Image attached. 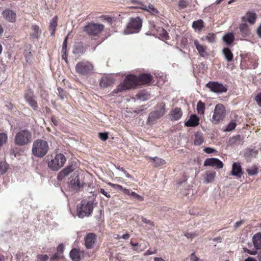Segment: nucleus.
<instances>
[{"mask_svg":"<svg viewBox=\"0 0 261 261\" xmlns=\"http://www.w3.org/2000/svg\"><path fill=\"white\" fill-rule=\"evenodd\" d=\"M139 84L138 77L133 74L128 75L123 83L119 85L117 88L114 90L113 93H119L120 92L135 88Z\"/></svg>","mask_w":261,"mask_h":261,"instance_id":"1","label":"nucleus"},{"mask_svg":"<svg viewBox=\"0 0 261 261\" xmlns=\"http://www.w3.org/2000/svg\"><path fill=\"white\" fill-rule=\"evenodd\" d=\"M49 149L48 144L47 141L38 139L35 140L32 146V153L37 157L42 158L48 152Z\"/></svg>","mask_w":261,"mask_h":261,"instance_id":"2","label":"nucleus"},{"mask_svg":"<svg viewBox=\"0 0 261 261\" xmlns=\"http://www.w3.org/2000/svg\"><path fill=\"white\" fill-rule=\"evenodd\" d=\"M93 202L82 200L76 206V215L80 218L89 216L93 210Z\"/></svg>","mask_w":261,"mask_h":261,"instance_id":"3","label":"nucleus"},{"mask_svg":"<svg viewBox=\"0 0 261 261\" xmlns=\"http://www.w3.org/2000/svg\"><path fill=\"white\" fill-rule=\"evenodd\" d=\"M32 140V134L28 129H22L16 133L14 138L15 144L22 146L29 144Z\"/></svg>","mask_w":261,"mask_h":261,"instance_id":"4","label":"nucleus"},{"mask_svg":"<svg viewBox=\"0 0 261 261\" xmlns=\"http://www.w3.org/2000/svg\"><path fill=\"white\" fill-rule=\"evenodd\" d=\"M66 161V159L63 154L58 153L54 158L48 160V166L52 170L57 171L64 166Z\"/></svg>","mask_w":261,"mask_h":261,"instance_id":"5","label":"nucleus"},{"mask_svg":"<svg viewBox=\"0 0 261 261\" xmlns=\"http://www.w3.org/2000/svg\"><path fill=\"white\" fill-rule=\"evenodd\" d=\"M142 24V19L137 17L131 18L127 25L126 29L124 31L125 35L138 33L141 29Z\"/></svg>","mask_w":261,"mask_h":261,"instance_id":"6","label":"nucleus"},{"mask_svg":"<svg viewBox=\"0 0 261 261\" xmlns=\"http://www.w3.org/2000/svg\"><path fill=\"white\" fill-rule=\"evenodd\" d=\"M226 115L225 108L222 104L218 103L215 106L213 115L211 119L213 123L217 124L223 121Z\"/></svg>","mask_w":261,"mask_h":261,"instance_id":"7","label":"nucleus"},{"mask_svg":"<svg viewBox=\"0 0 261 261\" xmlns=\"http://www.w3.org/2000/svg\"><path fill=\"white\" fill-rule=\"evenodd\" d=\"M104 29V25L100 23H89L85 26L84 31L89 36H96Z\"/></svg>","mask_w":261,"mask_h":261,"instance_id":"8","label":"nucleus"},{"mask_svg":"<svg viewBox=\"0 0 261 261\" xmlns=\"http://www.w3.org/2000/svg\"><path fill=\"white\" fill-rule=\"evenodd\" d=\"M93 69V66L88 61H82L77 63L75 66V70L79 73L87 75L92 72Z\"/></svg>","mask_w":261,"mask_h":261,"instance_id":"9","label":"nucleus"},{"mask_svg":"<svg viewBox=\"0 0 261 261\" xmlns=\"http://www.w3.org/2000/svg\"><path fill=\"white\" fill-rule=\"evenodd\" d=\"M206 86L212 92L217 93L226 92L227 90L225 86L217 82H209Z\"/></svg>","mask_w":261,"mask_h":261,"instance_id":"10","label":"nucleus"},{"mask_svg":"<svg viewBox=\"0 0 261 261\" xmlns=\"http://www.w3.org/2000/svg\"><path fill=\"white\" fill-rule=\"evenodd\" d=\"M70 184L75 190H80L84 185V177L82 175L75 174L72 177Z\"/></svg>","mask_w":261,"mask_h":261,"instance_id":"11","label":"nucleus"},{"mask_svg":"<svg viewBox=\"0 0 261 261\" xmlns=\"http://www.w3.org/2000/svg\"><path fill=\"white\" fill-rule=\"evenodd\" d=\"M204 166L215 167L217 169H222L224 164L222 161L217 158H207L203 164Z\"/></svg>","mask_w":261,"mask_h":261,"instance_id":"12","label":"nucleus"},{"mask_svg":"<svg viewBox=\"0 0 261 261\" xmlns=\"http://www.w3.org/2000/svg\"><path fill=\"white\" fill-rule=\"evenodd\" d=\"M3 17L5 20L9 22L14 23L16 20V13L12 10L7 8L2 12Z\"/></svg>","mask_w":261,"mask_h":261,"instance_id":"13","label":"nucleus"},{"mask_svg":"<svg viewBox=\"0 0 261 261\" xmlns=\"http://www.w3.org/2000/svg\"><path fill=\"white\" fill-rule=\"evenodd\" d=\"M257 19V14L251 11L247 12L246 14L242 17V21L244 22H248L250 24H254Z\"/></svg>","mask_w":261,"mask_h":261,"instance_id":"14","label":"nucleus"},{"mask_svg":"<svg viewBox=\"0 0 261 261\" xmlns=\"http://www.w3.org/2000/svg\"><path fill=\"white\" fill-rule=\"evenodd\" d=\"M243 172L241 165L239 162H234L232 166V169L230 175L240 178L243 175Z\"/></svg>","mask_w":261,"mask_h":261,"instance_id":"15","label":"nucleus"},{"mask_svg":"<svg viewBox=\"0 0 261 261\" xmlns=\"http://www.w3.org/2000/svg\"><path fill=\"white\" fill-rule=\"evenodd\" d=\"M96 235L93 233H89L85 238V245L87 248L90 249L93 247L96 241Z\"/></svg>","mask_w":261,"mask_h":261,"instance_id":"16","label":"nucleus"},{"mask_svg":"<svg viewBox=\"0 0 261 261\" xmlns=\"http://www.w3.org/2000/svg\"><path fill=\"white\" fill-rule=\"evenodd\" d=\"M216 173L214 171H207L203 175V182L208 184L212 182L216 177Z\"/></svg>","mask_w":261,"mask_h":261,"instance_id":"17","label":"nucleus"},{"mask_svg":"<svg viewBox=\"0 0 261 261\" xmlns=\"http://www.w3.org/2000/svg\"><path fill=\"white\" fill-rule=\"evenodd\" d=\"M199 123V118L195 115L190 116L189 120L185 123V125L188 127H195Z\"/></svg>","mask_w":261,"mask_h":261,"instance_id":"18","label":"nucleus"},{"mask_svg":"<svg viewBox=\"0 0 261 261\" xmlns=\"http://www.w3.org/2000/svg\"><path fill=\"white\" fill-rule=\"evenodd\" d=\"M194 44L201 57H204L207 55L206 46L200 44L197 40H194Z\"/></svg>","mask_w":261,"mask_h":261,"instance_id":"19","label":"nucleus"},{"mask_svg":"<svg viewBox=\"0 0 261 261\" xmlns=\"http://www.w3.org/2000/svg\"><path fill=\"white\" fill-rule=\"evenodd\" d=\"M138 79L139 85L145 84L149 83L152 79V76L150 74L144 73L140 75Z\"/></svg>","mask_w":261,"mask_h":261,"instance_id":"20","label":"nucleus"},{"mask_svg":"<svg viewBox=\"0 0 261 261\" xmlns=\"http://www.w3.org/2000/svg\"><path fill=\"white\" fill-rule=\"evenodd\" d=\"M114 83L113 79L108 76H103L100 81V86L101 88H107Z\"/></svg>","mask_w":261,"mask_h":261,"instance_id":"21","label":"nucleus"},{"mask_svg":"<svg viewBox=\"0 0 261 261\" xmlns=\"http://www.w3.org/2000/svg\"><path fill=\"white\" fill-rule=\"evenodd\" d=\"M182 112L180 108H176L170 113V119L171 120H178L182 116Z\"/></svg>","mask_w":261,"mask_h":261,"instance_id":"22","label":"nucleus"},{"mask_svg":"<svg viewBox=\"0 0 261 261\" xmlns=\"http://www.w3.org/2000/svg\"><path fill=\"white\" fill-rule=\"evenodd\" d=\"M252 241L254 247L257 251L261 249V233L255 234L252 238Z\"/></svg>","mask_w":261,"mask_h":261,"instance_id":"23","label":"nucleus"},{"mask_svg":"<svg viewBox=\"0 0 261 261\" xmlns=\"http://www.w3.org/2000/svg\"><path fill=\"white\" fill-rule=\"evenodd\" d=\"M82 254V252L77 249H73L70 252V258L73 261H80Z\"/></svg>","mask_w":261,"mask_h":261,"instance_id":"24","label":"nucleus"},{"mask_svg":"<svg viewBox=\"0 0 261 261\" xmlns=\"http://www.w3.org/2000/svg\"><path fill=\"white\" fill-rule=\"evenodd\" d=\"M164 115V111H155L151 112L148 116V121H153L156 120Z\"/></svg>","mask_w":261,"mask_h":261,"instance_id":"25","label":"nucleus"},{"mask_svg":"<svg viewBox=\"0 0 261 261\" xmlns=\"http://www.w3.org/2000/svg\"><path fill=\"white\" fill-rule=\"evenodd\" d=\"M31 29L32 32L30 34V36L33 39H38L41 34V30L38 25L34 24L32 25Z\"/></svg>","mask_w":261,"mask_h":261,"instance_id":"26","label":"nucleus"},{"mask_svg":"<svg viewBox=\"0 0 261 261\" xmlns=\"http://www.w3.org/2000/svg\"><path fill=\"white\" fill-rule=\"evenodd\" d=\"M124 194L130 196L133 199L137 200L138 201H142L144 200V198L142 196L134 192L131 191L130 190H125Z\"/></svg>","mask_w":261,"mask_h":261,"instance_id":"27","label":"nucleus"},{"mask_svg":"<svg viewBox=\"0 0 261 261\" xmlns=\"http://www.w3.org/2000/svg\"><path fill=\"white\" fill-rule=\"evenodd\" d=\"M204 27V22L202 19L194 21L192 23V28L195 32L201 31Z\"/></svg>","mask_w":261,"mask_h":261,"instance_id":"28","label":"nucleus"},{"mask_svg":"<svg viewBox=\"0 0 261 261\" xmlns=\"http://www.w3.org/2000/svg\"><path fill=\"white\" fill-rule=\"evenodd\" d=\"M222 39L226 44L231 45L234 40V36L232 33H228L223 36Z\"/></svg>","mask_w":261,"mask_h":261,"instance_id":"29","label":"nucleus"},{"mask_svg":"<svg viewBox=\"0 0 261 261\" xmlns=\"http://www.w3.org/2000/svg\"><path fill=\"white\" fill-rule=\"evenodd\" d=\"M222 52L225 59L227 62H231L233 60V55L229 48L227 47L224 48Z\"/></svg>","mask_w":261,"mask_h":261,"instance_id":"30","label":"nucleus"},{"mask_svg":"<svg viewBox=\"0 0 261 261\" xmlns=\"http://www.w3.org/2000/svg\"><path fill=\"white\" fill-rule=\"evenodd\" d=\"M239 30L243 35L247 36L250 34V30L248 25L244 22L240 24Z\"/></svg>","mask_w":261,"mask_h":261,"instance_id":"31","label":"nucleus"},{"mask_svg":"<svg viewBox=\"0 0 261 261\" xmlns=\"http://www.w3.org/2000/svg\"><path fill=\"white\" fill-rule=\"evenodd\" d=\"M151 163L153 164L155 167H159L166 164V161L158 157L150 158Z\"/></svg>","mask_w":261,"mask_h":261,"instance_id":"32","label":"nucleus"},{"mask_svg":"<svg viewBox=\"0 0 261 261\" xmlns=\"http://www.w3.org/2000/svg\"><path fill=\"white\" fill-rule=\"evenodd\" d=\"M58 24V17L57 16H55L53 19L50 20L49 23V28L50 30L51 31L50 33L51 36H53L55 34V31L56 28Z\"/></svg>","mask_w":261,"mask_h":261,"instance_id":"33","label":"nucleus"},{"mask_svg":"<svg viewBox=\"0 0 261 261\" xmlns=\"http://www.w3.org/2000/svg\"><path fill=\"white\" fill-rule=\"evenodd\" d=\"M205 108V103L201 100L199 101L197 104L196 107L197 113L200 115L204 114Z\"/></svg>","mask_w":261,"mask_h":261,"instance_id":"34","label":"nucleus"},{"mask_svg":"<svg viewBox=\"0 0 261 261\" xmlns=\"http://www.w3.org/2000/svg\"><path fill=\"white\" fill-rule=\"evenodd\" d=\"M203 142V138L200 133H197L195 135L194 144L196 145H200Z\"/></svg>","mask_w":261,"mask_h":261,"instance_id":"35","label":"nucleus"},{"mask_svg":"<svg viewBox=\"0 0 261 261\" xmlns=\"http://www.w3.org/2000/svg\"><path fill=\"white\" fill-rule=\"evenodd\" d=\"M216 39V35L214 33H208L205 37L202 38V40H206L209 43H214Z\"/></svg>","mask_w":261,"mask_h":261,"instance_id":"36","label":"nucleus"},{"mask_svg":"<svg viewBox=\"0 0 261 261\" xmlns=\"http://www.w3.org/2000/svg\"><path fill=\"white\" fill-rule=\"evenodd\" d=\"M236 126H237V123L235 122V121L231 120L226 126L225 131H226V132L232 131L236 128Z\"/></svg>","mask_w":261,"mask_h":261,"instance_id":"37","label":"nucleus"},{"mask_svg":"<svg viewBox=\"0 0 261 261\" xmlns=\"http://www.w3.org/2000/svg\"><path fill=\"white\" fill-rule=\"evenodd\" d=\"M7 139L8 137L6 133L0 134V147L7 142Z\"/></svg>","mask_w":261,"mask_h":261,"instance_id":"38","label":"nucleus"},{"mask_svg":"<svg viewBox=\"0 0 261 261\" xmlns=\"http://www.w3.org/2000/svg\"><path fill=\"white\" fill-rule=\"evenodd\" d=\"M72 166H68L67 167L64 169L61 172L60 174L64 176H67L70 173L73 171Z\"/></svg>","mask_w":261,"mask_h":261,"instance_id":"39","label":"nucleus"},{"mask_svg":"<svg viewBox=\"0 0 261 261\" xmlns=\"http://www.w3.org/2000/svg\"><path fill=\"white\" fill-rule=\"evenodd\" d=\"M247 172L249 175H254L257 174L258 169L255 166L247 169Z\"/></svg>","mask_w":261,"mask_h":261,"instance_id":"40","label":"nucleus"},{"mask_svg":"<svg viewBox=\"0 0 261 261\" xmlns=\"http://www.w3.org/2000/svg\"><path fill=\"white\" fill-rule=\"evenodd\" d=\"M109 184L112 187L114 188L115 189H116L117 190L121 191L124 193V190H127V189L123 188V187L122 186H121V185H117V184H112V183H109Z\"/></svg>","mask_w":261,"mask_h":261,"instance_id":"41","label":"nucleus"},{"mask_svg":"<svg viewBox=\"0 0 261 261\" xmlns=\"http://www.w3.org/2000/svg\"><path fill=\"white\" fill-rule=\"evenodd\" d=\"M148 7L149 9V11H148V12L154 15L158 14V10L152 5H149Z\"/></svg>","mask_w":261,"mask_h":261,"instance_id":"42","label":"nucleus"},{"mask_svg":"<svg viewBox=\"0 0 261 261\" xmlns=\"http://www.w3.org/2000/svg\"><path fill=\"white\" fill-rule=\"evenodd\" d=\"M7 169V166L4 163H0V175L3 174L5 173Z\"/></svg>","mask_w":261,"mask_h":261,"instance_id":"43","label":"nucleus"},{"mask_svg":"<svg viewBox=\"0 0 261 261\" xmlns=\"http://www.w3.org/2000/svg\"><path fill=\"white\" fill-rule=\"evenodd\" d=\"M188 5V2L185 0H180L178 2V7L180 9H184L186 8Z\"/></svg>","mask_w":261,"mask_h":261,"instance_id":"44","label":"nucleus"},{"mask_svg":"<svg viewBox=\"0 0 261 261\" xmlns=\"http://www.w3.org/2000/svg\"><path fill=\"white\" fill-rule=\"evenodd\" d=\"M37 260L39 261H46L49 257L46 254H38L37 256Z\"/></svg>","mask_w":261,"mask_h":261,"instance_id":"45","label":"nucleus"},{"mask_svg":"<svg viewBox=\"0 0 261 261\" xmlns=\"http://www.w3.org/2000/svg\"><path fill=\"white\" fill-rule=\"evenodd\" d=\"M29 104L32 107V108L36 110L37 109V104L36 101L34 99V98H33L32 99H30L29 101H28Z\"/></svg>","mask_w":261,"mask_h":261,"instance_id":"46","label":"nucleus"},{"mask_svg":"<svg viewBox=\"0 0 261 261\" xmlns=\"http://www.w3.org/2000/svg\"><path fill=\"white\" fill-rule=\"evenodd\" d=\"M69 34L64 39V41L63 43L62 52V53H67V39Z\"/></svg>","mask_w":261,"mask_h":261,"instance_id":"47","label":"nucleus"},{"mask_svg":"<svg viewBox=\"0 0 261 261\" xmlns=\"http://www.w3.org/2000/svg\"><path fill=\"white\" fill-rule=\"evenodd\" d=\"M160 35L161 36V37L165 39H167L169 38L168 34L167 32V31L163 28L161 29V33Z\"/></svg>","mask_w":261,"mask_h":261,"instance_id":"48","label":"nucleus"},{"mask_svg":"<svg viewBox=\"0 0 261 261\" xmlns=\"http://www.w3.org/2000/svg\"><path fill=\"white\" fill-rule=\"evenodd\" d=\"M158 111H164V115L166 112L165 110V104L163 102H161L157 106V110Z\"/></svg>","mask_w":261,"mask_h":261,"instance_id":"49","label":"nucleus"},{"mask_svg":"<svg viewBox=\"0 0 261 261\" xmlns=\"http://www.w3.org/2000/svg\"><path fill=\"white\" fill-rule=\"evenodd\" d=\"M243 251L245 253H247L248 254H249L250 255H256L257 254V251L256 250H250L248 248L246 247L243 248Z\"/></svg>","mask_w":261,"mask_h":261,"instance_id":"50","label":"nucleus"},{"mask_svg":"<svg viewBox=\"0 0 261 261\" xmlns=\"http://www.w3.org/2000/svg\"><path fill=\"white\" fill-rule=\"evenodd\" d=\"M255 101L259 107H261V92L256 94L254 98Z\"/></svg>","mask_w":261,"mask_h":261,"instance_id":"51","label":"nucleus"},{"mask_svg":"<svg viewBox=\"0 0 261 261\" xmlns=\"http://www.w3.org/2000/svg\"><path fill=\"white\" fill-rule=\"evenodd\" d=\"M99 138L102 141H106L108 138V134L107 133H100L98 135Z\"/></svg>","mask_w":261,"mask_h":261,"instance_id":"52","label":"nucleus"},{"mask_svg":"<svg viewBox=\"0 0 261 261\" xmlns=\"http://www.w3.org/2000/svg\"><path fill=\"white\" fill-rule=\"evenodd\" d=\"M33 98V93L31 91H29L25 94V99L26 101L28 102L30 99H32Z\"/></svg>","mask_w":261,"mask_h":261,"instance_id":"53","label":"nucleus"},{"mask_svg":"<svg viewBox=\"0 0 261 261\" xmlns=\"http://www.w3.org/2000/svg\"><path fill=\"white\" fill-rule=\"evenodd\" d=\"M138 217L139 218L141 219L144 223L149 224L151 226H152L153 225V222L152 221H151L150 220H147V219H146L145 218H144L142 216H138Z\"/></svg>","mask_w":261,"mask_h":261,"instance_id":"54","label":"nucleus"},{"mask_svg":"<svg viewBox=\"0 0 261 261\" xmlns=\"http://www.w3.org/2000/svg\"><path fill=\"white\" fill-rule=\"evenodd\" d=\"M58 91L59 93V96L61 97V98L63 99L65 97V92L61 88H58Z\"/></svg>","mask_w":261,"mask_h":261,"instance_id":"55","label":"nucleus"},{"mask_svg":"<svg viewBox=\"0 0 261 261\" xmlns=\"http://www.w3.org/2000/svg\"><path fill=\"white\" fill-rule=\"evenodd\" d=\"M203 151L207 153H212L216 151L214 148L211 147H206L203 149Z\"/></svg>","mask_w":261,"mask_h":261,"instance_id":"56","label":"nucleus"},{"mask_svg":"<svg viewBox=\"0 0 261 261\" xmlns=\"http://www.w3.org/2000/svg\"><path fill=\"white\" fill-rule=\"evenodd\" d=\"M99 191L100 193H101L103 195H104L107 197H108V198L111 197L110 194L109 193H108L107 192H106L103 189H102V188L100 189Z\"/></svg>","mask_w":261,"mask_h":261,"instance_id":"57","label":"nucleus"},{"mask_svg":"<svg viewBox=\"0 0 261 261\" xmlns=\"http://www.w3.org/2000/svg\"><path fill=\"white\" fill-rule=\"evenodd\" d=\"M185 236L188 238V239H192L194 237H195V234L194 233H191V232H186L185 233Z\"/></svg>","mask_w":261,"mask_h":261,"instance_id":"58","label":"nucleus"},{"mask_svg":"<svg viewBox=\"0 0 261 261\" xmlns=\"http://www.w3.org/2000/svg\"><path fill=\"white\" fill-rule=\"evenodd\" d=\"M61 256V255L60 254L57 252L52 257H50V259L51 260H54L58 259L59 257H60Z\"/></svg>","mask_w":261,"mask_h":261,"instance_id":"59","label":"nucleus"},{"mask_svg":"<svg viewBox=\"0 0 261 261\" xmlns=\"http://www.w3.org/2000/svg\"><path fill=\"white\" fill-rule=\"evenodd\" d=\"M191 261H198L199 258L195 255V253H193L190 255Z\"/></svg>","mask_w":261,"mask_h":261,"instance_id":"60","label":"nucleus"},{"mask_svg":"<svg viewBox=\"0 0 261 261\" xmlns=\"http://www.w3.org/2000/svg\"><path fill=\"white\" fill-rule=\"evenodd\" d=\"M63 251V245L60 244L57 247V252L61 255Z\"/></svg>","mask_w":261,"mask_h":261,"instance_id":"61","label":"nucleus"},{"mask_svg":"<svg viewBox=\"0 0 261 261\" xmlns=\"http://www.w3.org/2000/svg\"><path fill=\"white\" fill-rule=\"evenodd\" d=\"M155 253H156V250L155 249H154L153 251L151 250L150 249H149L146 251L145 254L146 255H151V254H154Z\"/></svg>","mask_w":261,"mask_h":261,"instance_id":"62","label":"nucleus"},{"mask_svg":"<svg viewBox=\"0 0 261 261\" xmlns=\"http://www.w3.org/2000/svg\"><path fill=\"white\" fill-rule=\"evenodd\" d=\"M242 223L243 222H242V221H240L237 222L234 224V228L236 229L238 228V227H239L242 225Z\"/></svg>","mask_w":261,"mask_h":261,"instance_id":"63","label":"nucleus"},{"mask_svg":"<svg viewBox=\"0 0 261 261\" xmlns=\"http://www.w3.org/2000/svg\"><path fill=\"white\" fill-rule=\"evenodd\" d=\"M256 32H257L258 36L260 38H261V24L259 25V26L257 29Z\"/></svg>","mask_w":261,"mask_h":261,"instance_id":"64","label":"nucleus"}]
</instances>
